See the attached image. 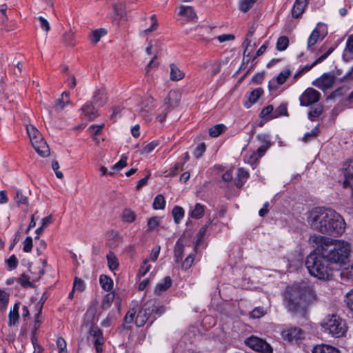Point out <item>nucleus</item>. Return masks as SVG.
Masks as SVG:
<instances>
[{"instance_id":"obj_45","label":"nucleus","mask_w":353,"mask_h":353,"mask_svg":"<svg viewBox=\"0 0 353 353\" xmlns=\"http://www.w3.org/2000/svg\"><path fill=\"white\" fill-rule=\"evenodd\" d=\"M225 130V125L223 124H217L213 125L209 129V134L212 137H219Z\"/></svg>"},{"instance_id":"obj_48","label":"nucleus","mask_w":353,"mask_h":353,"mask_svg":"<svg viewBox=\"0 0 353 353\" xmlns=\"http://www.w3.org/2000/svg\"><path fill=\"white\" fill-rule=\"evenodd\" d=\"M43 305V302L39 303L38 312L35 315L34 331H37V330L39 328L40 325H41V323L43 322L42 317H41Z\"/></svg>"},{"instance_id":"obj_17","label":"nucleus","mask_w":353,"mask_h":353,"mask_svg":"<svg viewBox=\"0 0 353 353\" xmlns=\"http://www.w3.org/2000/svg\"><path fill=\"white\" fill-rule=\"evenodd\" d=\"M335 48L332 46L330 47L324 54L320 56L317 59H316L312 64L306 65L303 68L301 69L303 74L309 72L313 67L316 65L318 63L323 61L334 50Z\"/></svg>"},{"instance_id":"obj_52","label":"nucleus","mask_w":353,"mask_h":353,"mask_svg":"<svg viewBox=\"0 0 353 353\" xmlns=\"http://www.w3.org/2000/svg\"><path fill=\"white\" fill-rule=\"evenodd\" d=\"M85 288V285L84 281L78 277H75L74 283H73V291L78 290L79 292L84 291Z\"/></svg>"},{"instance_id":"obj_33","label":"nucleus","mask_w":353,"mask_h":353,"mask_svg":"<svg viewBox=\"0 0 353 353\" xmlns=\"http://www.w3.org/2000/svg\"><path fill=\"white\" fill-rule=\"evenodd\" d=\"M99 282L101 285V288L109 292L112 289L113 287V281L112 279L104 274H102L99 277Z\"/></svg>"},{"instance_id":"obj_15","label":"nucleus","mask_w":353,"mask_h":353,"mask_svg":"<svg viewBox=\"0 0 353 353\" xmlns=\"http://www.w3.org/2000/svg\"><path fill=\"white\" fill-rule=\"evenodd\" d=\"M90 102L97 108L103 107L107 102L106 93L103 90H97Z\"/></svg>"},{"instance_id":"obj_59","label":"nucleus","mask_w":353,"mask_h":353,"mask_svg":"<svg viewBox=\"0 0 353 353\" xmlns=\"http://www.w3.org/2000/svg\"><path fill=\"white\" fill-rule=\"evenodd\" d=\"M148 230H153L159 225V219L157 216H153L148 220Z\"/></svg>"},{"instance_id":"obj_24","label":"nucleus","mask_w":353,"mask_h":353,"mask_svg":"<svg viewBox=\"0 0 353 353\" xmlns=\"http://www.w3.org/2000/svg\"><path fill=\"white\" fill-rule=\"evenodd\" d=\"M179 14L185 17L188 21L194 20L196 17V14L191 6H181Z\"/></svg>"},{"instance_id":"obj_44","label":"nucleus","mask_w":353,"mask_h":353,"mask_svg":"<svg viewBox=\"0 0 353 353\" xmlns=\"http://www.w3.org/2000/svg\"><path fill=\"white\" fill-rule=\"evenodd\" d=\"M153 208L155 210H163L165 206V200L162 194H158L154 199Z\"/></svg>"},{"instance_id":"obj_10","label":"nucleus","mask_w":353,"mask_h":353,"mask_svg":"<svg viewBox=\"0 0 353 353\" xmlns=\"http://www.w3.org/2000/svg\"><path fill=\"white\" fill-rule=\"evenodd\" d=\"M89 334L93 339L94 345L97 353H102L105 339L102 330L97 325H92L89 330Z\"/></svg>"},{"instance_id":"obj_26","label":"nucleus","mask_w":353,"mask_h":353,"mask_svg":"<svg viewBox=\"0 0 353 353\" xmlns=\"http://www.w3.org/2000/svg\"><path fill=\"white\" fill-rule=\"evenodd\" d=\"M282 116H289L287 103H281L275 110L274 109V113L273 115H271V119H276Z\"/></svg>"},{"instance_id":"obj_27","label":"nucleus","mask_w":353,"mask_h":353,"mask_svg":"<svg viewBox=\"0 0 353 353\" xmlns=\"http://www.w3.org/2000/svg\"><path fill=\"white\" fill-rule=\"evenodd\" d=\"M183 251V245L181 242L180 239H179L174 245V258L176 263H179L182 261Z\"/></svg>"},{"instance_id":"obj_28","label":"nucleus","mask_w":353,"mask_h":353,"mask_svg":"<svg viewBox=\"0 0 353 353\" xmlns=\"http://www.w3.org/2000/svg\"><path fill=\"white\" fill-rule=\"evenodd\" d=\"M19 303H17L14 305L12 310L9 314V326L14 325L18 322L19 318Z\"/></svg>"},{"instance_id":"obj_5","label":"nucleus","mask_w":353,"mask_h":353,"mask_svg":"<svg viewBox=\"0 0 353 353\" xmlns=\"http://www.w3.org/2000/svg\"><path fill=\"white\" fill-rule=\"evenodd\" d=\"M332 263L318 252L311 253L305 260V266L310 275L322 281H328L332 276Z\"/></svg>"},{"instance_id":"obj_21","label":"nucleus","mask_w":353,"mask_h":353,"mask_svg":"<svg viewBox=\"0 0 353 353\" xmlns=\"http://www.w3.org/2000/svg\"><path fill=\"white\" fill-rule=\"evenodd\" d=\"M172 284V279L170 276H165L163 280L158 283L154 289V293L159 295L169 289Z\"/></svg>"},{"instance_id":"obj_4","label":"nucleus","mask_w":353,"mask_h":353,"mask_svg":"<svg viewBox=\"0 0 353 353\" xmlns=\"http://www.w3.org/2000/svg\"><path fill=\"white\" fill-rule=\"evenodd\" d=\"M165 312V307L160 305L156 299H150L145 302L139 310L136 317L137 310L130 308L123 319L125 327L134 321L137 327H143L148 323L147 327L150 326L157 319Z\"/></svg>"},{"instance_id":"obj_25","label":"nucleus","mask_w":353,"mask_h":353,"mask_svg":"<svg viewBox=\"0 0 353 353\" xmlns=\"http://www.w3.org/2000/svg\"><path fill=\"white\" fill-rule=\"evenodd\" d=\"M69 95V92H63L61 94V97L55 101L54 108L57 110H63L65 108V105L70 103Z\"/></svg>"},{"instance_id":"obj_7","label":"nucleus","mask_w":353,"mask_h":353,"mask_svg":"<svg viewBox=\"0 0 353 353\" xmlns=\"http://www.w3.org/2000/svg\"><path fill=\"white\" fill-rule=\"evenodd\" d=\"M245 343L253 350L261 353L273 352V349L269 343H268L265 340L256 336H251L248 337L245 341Z\"/></svg>"},{"instance_id":"obj_53","label":"nucleus","mask_w":353,"mask_h":353,"mask_svg":"<svg viewBox=\"0 0 353 353\" xmlns=\"http://www.w3.org/2000/svg\"><path fill=\"white\" fill-rule=\"evenodd\" d=\"M265 314V311L263 307H256L252 310L250 315L253 319H259Z\"/></svg>"},{"instance_id":"obj_13","label":"nucleus","mask_w":353,"mask_h":353,"mask_svg":"<svg viewBox=\"0 0 353 353\" xmlns=\"http://www.w3.org/2000/svg\"><path fill=\"white\" fill-rule=\"evenodd\" d=\"M309 0H296L291 10L292 17L299 18L305 12Z\"/></svg>"},{"instance_id":"obj_60","label":"nucleus","mask_w":353,"mask_h":353,"mask_svg":"<svg viewBox=\"0 0 353 353\" xmlns=\"http://www.w3.org/2000/svg\"><path fill=\"white\" fill-rule=\"evenodd\" d=\"M206 150V145L205 143H201L197 147L195 148L194 152V155L196 159H199L202 157L203 153Z\"/></svg>"},{"instance_id":"obj_9","label":"nucleus","mask_w":353,"mask_h":353,"mask_svg":"<svg viewBox=\"0 0 353 353\" xmlns=\"http://www.w3.org/2000/svg\"><path fill=\"white\" fill-rule=\"evenodd\" d=\"M321 93L313 88H307L300 96L301 106H310L320 100Z\"/></svg>"},{"instance_id":"obj_42","label":"nucleus","mask_w":353,"mask_h":353,"mask_svg":"<svg viewBox=\"0 0 353 353\" xmlns=\"http://www.w3.org/2000/svg\"><path fill=\"white\" fill-rule=\"evenodd\" d=\"M257 0H240L239 3V10L243 12L250 10Z\"/></svg>"},{"instance_id":"obj_57","label":"nucleus","mask_w":353,"mask_h":353,"mask_svg":"<svg viewBox=\"0 0 353 353\" xmlns=\"http://www.w3.org/2000/svg\"><path fill=\"white\" fill-rule=\"evenodd\" d=\"M14 201L19 205L26 204L28 203V197L23 195L21 191L17 190L14 196Z\"/></svg>"},{"instance_id":"obj_50","label":"nucleus","mask_w":353,"mask_h":353,"mask_svg":"<svg viewBox=\"0 0 353 353\" xmlns=\"http://www.w3.org/2000/svg\"><path fill=\"white\" fill-rule=\"evenodd\" d=\"M148 261L149 260L148 259H145L143 261L138 272V276L143 277L150 271L151 265L148 264Z\"/></svg>"},{"instance_id":"obj_64","label":"nucleus","mask_w":353,"mask_h":353,"mask_svg":"<svg viewBox=\"0 0 353 353\" xmlns=\"http://www.w3.org/2000/svg\"><path fill=\"white\" fill-rule=\"evenodd\" d=\"M37 20L39 22V26L41 28H42L46 32H48L50 29V24L48 21L43 17H39Z\"/></svg>"},{"instance_id":"obj_3","label":"nucleus","mask_w":353,"mask_h":353,"mask_svg":"<svg viewBox=\"0 0 353 353\" xmlns=\"http://www.w3.org/2000/svg\"><path fill=\"white\" fill-rule=\"evenodd\" d=\"M315 298V293L307 284H295L288 286L283 294V303L288 312L303 314L306 305Z\"/></svg>"},{"instance_id":"obj_20","label":"nucleus","mask_w":353,"mask_h":353,"mask_svg":"<svg viewBox=\"0 0 353 353\" xmlns=\"http://www.w3.org/2000/svg\"><path fill=\"white\" fill-rule=\"evenodd\" d=\"M26 130L29 136L31 144L37 143V141L43 139L41 134L33 125H27Z\"/></svg>"},{"instance_id":"obj_58","label":"nucleus","mask_w":353,"mask_h":353,"mask_svg":"<svg viewBox=\"0 0 353 353\" xmlns=\"http://www.w3.org/2000/svg\"><path fill=\"white\" fill-rule=\"evenodd\" d=\"M345 302L347 307L353 312V289L350 290L345 295Z\"/></svg>"},{"instance_id":"obj_35","label":"nucleus","mask_w":353,"mask_h":353,"mask_svg":"<svg viewBox=\"0 0 353 353\" xmlns=\"http://www.w3.org/2000/svg\"><path fill=\"white\" fill-rule=\"evenodd\" d=\"M323 113V106L321 105H317L316 106L312 107L308 112V119L314 121L318 117H319Z\"/></svg>"},{"instance_id":"obj_1","label":"nucleus","mask_w":353,"mask_h":353,"mask_svg":"<svg viewBox=\"0 0 353 353\" xmlns=\"http://www.w3.org/2000/svg\"><path fill=\"white\" fill-rule=\"evenodd\" d=\"M307 221L310 228L323 234L340 236L345 232V223L335 210L324 207L313 208Z\"/></svg>"},{"instance_id":"obj_36","label":"nucleus","mask_w":353,"mask_h":353,"mask_svg":"<svg viewBox=\"0 0 353 353\" xmlns=\"http://www.w3.org/2000/svg\"><path fill=\"white\" fill-rule=\"evenodd\" d=\"M136 214L130 209H125L121 215V219L123 222L128 223H133L136 219Z\"/></svg>"},{"instance_id":"obj_41","label":"nucleus","mask_w":353,"mask_h":353,"mask_svg":"<svg viewBox=\"0 0 353 353\" xmlns=\"http://www.w3.org/2000/svg\"><path fill=\"white\" fill-rule=\"evenodd\" d=\"M196 253V248L195 247L194 253L190 254L181 263V268L183 270H187L191 268L194 260Z\"/></svg>"},{"instance_id":"obj_34","label":"nucleus","mask_w":353,"mask_h":353,"mask_svg":"<svg viewBox=\"0 0 353 353\" xmlns=\"http://www.w3.org/2000/svg\"><path fill=\"white\" fill-rule=\"evenodd\" d=\"M348 90V88L347 86L343 85L335 90L332 92L326 98V100H332L336 98H340L344 96Z\"/></svg>"},{"instance_id":"obj_63","label":"nucleus","mask_w":353,"mask_h":353,"mask_svg":"<svg viewBox=\"0 0 353 353\" xmlns=\"http://www.w3.org/2000/svg\"><path fill=\"white\" fill-rule=\"evenodd\" d=\"M32 239L31 236H28L23 241V250L25 252H30L32 248Z\"/></svg>"},{"instance_id":"obj_14","label":"nucleus","mask_w":353,"mask_h":353,"mask_svg":"<svg viewBox=\"0 0 353 353\" xmlns=\"http://www.w3.org/2000/svg\"><path fill=\"white\" fill-rule=\"evenodd\" d=\"M83 114L88 120H93L99 116L98 108L90 101L87 102L81 108Z\"/></svg>"},{"instance_id":"obj_32","label":"nucleus","mask_w":353,"mask_h":353,"mask_svg":"<svg viewBox=\"0 0 353 353\" xmlns=\"http://www.w3.org/2000/svg\"><path fill=\"white\" fill-rule=\"evenodd\" d=\"M258 138L259 139L265 143V144L260 146L255 152L257 154V156H259V157L261 158L262 156L265 154V152L270 146V143L269 141H268V138L265 135H259L258 136Z\"/></svg>"},{"instance_id":"obj_62","label":"nucleus","mask_w":353,"mask_h":353,"mask_svg":"<svg viewBox=\"0 0 353 353\" xmlns=\"http://www.w3.org/2000/svg\"><path fill=\"white\" fill-rule=\"evenodd\" d=\"M127 159H128V157L123 155L121 157V159L116 164L114 165V166L112 167V169L117 170H121V169H123V168H125L127 165Z\"/></svg>"},{"instance_id":"obj_47","label":"nucleus","mask_w":353,"mask_h":353,"mask_svg":"<svg viewBox=\"0 0 353 353\" xmlns=\"http://www.w3.org/2000/svg\"><path fill=\"white\" fill-rule=\"evenodd\" d=\"M290 70L288 69L282 70L276 77V81L278 85H283L290 75Z\"/></svg>"},{"instance_id":"obj_16","label":"nucleus","mask_w":353,"mask_h":353,"mask_svg":"<svg viewBox=\"0 0 353 353\" xmlns=\"http://www.w3.org/2000/svg\"><path fill=\"white\" fill-rule=\"evenodd\" d=\"M32 145L41 157H46L50 154V148L43 139L37 141V143H34Z\"/></svg>"},{"instance_id":"obj_38","label":"nucleus","mask_w":353,"mask_h":353,"mask_svg":"<svg viewBox=\"0 0 353 353\" xmlns=\"http://www.w3.org/2000/svg\"><path fill=\"white\" fill-rule=\"evenodd\" d=\"M254 32H255V28L253 26H252L248 31L246 38L242 44L243 47L245 48V50L243 52V56H244L243 59H245V57L246 56V52L248 51V47L251 44V42H252L251 37L253 36ZM248 56H249V53L247 54V57H248Z\"/></svg>"},{"instance_id":"obj_49","label":"nucleus","mask_w":353,"mask_h":353,"mask_svg":"<svg viewBox=\"0 0 353 353\" xmlns=\"http://www.w3.org/2000/svg\"><path fill=\"white\" fill-rule=\"evenodd\" d=\"M107 33L104 29L96 30L92 32L91 34V41L93 43H97L101 39V37L105 35Z\"/></svg>"},{"instance_id":"obj_22","label":"nucleus","mask_w":353,"mask_h":353,"mask_svg":"<svg viewBox=\"0 0 353 353\" xmlns=\"http://www.w3.org/2000/svg\"><path fill=\"white\" fill-rule=\"evenodd\" d=\"M263 90L261 88H258L250 92L248 97V101L245 102L244 106L249 108L251 105L256 103L259 97L263 94Z\"/></svg>"},{"instance_id":"obj_51","label":"nucleus","mask_w":353,"mask_h":353,"mask_svg":"<svg viewBox=\"0 0 353 353\" xmlns=\"http://www.w3.org/2000/svg\"><path fill=\"white\" fill-rule=\"evenodd\" d=\"M273 113H274L273 105H268L262 109V110L260 113V117L263 119L268 117V119H272L271 115H273Z\"/></svg>"},{"instance_id":"obj_46","label":"nucleus","mask_w":353,"mask_h":353,"mask_svg":"<svg viewBox=\"0 0 353 353\" xmlns=\"http://www.w3.org/2000/svg\"><path fill=\"white\" fill-rule=\"evenodd\" d=\"M289 46V39L286 36L279 37L276 42V49L279 51L285 50Z\"/></svg>"},{"instance_id":"obj_43","label":"nucleus","mask_w":353,"mask_h":353,"mask_svg":"<svg viewBox=\"0 0 353 353\" xmlns=\"http://www.w3.org/2000/svg\"><path fill=\"white\" fill-rule=\"evenodd\" d=\"M115 295L114 293L111 292L108 293L104 298L103 299L102 303H101V307L103 310H106L110 307L112 305L114 299Z\"/></svg>"},{"instance_id":"obj_8","label":"nucleus","mask_w":353,"mask_h":353,"mask_svg":"<svg viewBox=\"0 0 353 353\" xmlns=\"http://www.w3.org/2000/svg\"><path fill=\"white\" fill-rule=\"evenodd\" d=\"M335 81V76L332 73L327 72L323 74L321 77L314 80L312 84L319 89L325 91L334 86Z\"/></svg>"},{"instance_id":"obj_31","label":"nucleus","mask_w":353,"mask_h":353,"mask_svg":"<svg viewBox=\"0 0 353 353\" xmlns=\"http://www.w3.org/2000/svg\"><path fill=\"white\" fill-rule=\"evenodd\" d=\"M320 38L319 31L315 28L311 33L307 40V49L311 52L314 51L313 46L319 41Z\"/></svg>"},{"instance_id":"obj_2","label":"nucleus","mask_w":353,"mask_h":353,"mask_svg":"<svg viewBox=\"0 0 353 353\" xmlns=\"http://www.w3.org/2000/svg\"><path fill=\"white\" fill-rule=\"evenodd\" d=\"M316 250L332 264L345 265L350 253V245L341 240H334L321 235L312 236Z\"/></svg>"},{"instance_id":"obj_18","label":"nucleus","mask_w":353,"mask_h":353,"mask_svg":"<svg viewBox=\"0 0 353 353\" xmlns=\"http://www.w3.org/2000/svg\"><path fill=\"white\" fill-rule=\"evenodd\" d=\"M353 59V34L348 37L346 41L345 48L343 53V59L349 62Z\"/></svg>"},{"instance_id":"obj_12","label":"nucleus","mask_w":353,"mask_h":353,"mask_svg":"<svg viewBox=\"0 0 353 353\" xmlns=\"http://www.w3.org/2000/svg\"><path fill=\"white\" fill-rule=\"evenodd\" d=\"M343 186L350 187L353 190V160H350L344 164Z\"/></svg>"},{"instance_id":"obj_11","label":"nucleus","mask_w":353,"mask_h":353,"mask_svg":"<svg viewBox=\"0 0 353 353\" xmlns=\"http://www.w3.org/2000/svg\"><path fill=\"white\" fill-rule=\"evenodd\" d=\"M281 336L284 340L290 342L297 341L305 337L304 331L300 327H288L281 332Z\"/></svg>"},{"instance_id":"obj_54","label":"nucleus","mask_w":353,"mask_h":353,"mask_svg":"<svg viewBox=\"0 0 353 353\" xmlns=\"http://www.w3.org/2000/svg\"><path fill=\"white\" fill-rule=\"evenodd\" d=\"M19 263V261L14 254L11 255L7 260L6 264L10 270H14L17 268Z\"/></svg>"},{"instance_id":"obj_40","label":"nucleus","mask_w":353,"mask_h":353,"mask_svg":"<svg viewBox=\"0 0 353 353\" xmlns=\"http://www.w3.org/2000/svg\"><path fill=\"white\" fill-rule=\"evenodd\" d=\"M183 164L184 163H176L168 170L164 172L165 176L169 177L175 176L179 171L183 170Z\"/></svg>"},{"instance_id":"obj_23","label":"nucleus","mask_w":353,"mask_h":353,"mask_svg":"<svg viewBox=\"0 0 353 353\" xmlns=\"http://www.w3.org/2000/svg\"><path fill=\"white\" fill-rule=\"evenodd\" d=\"M312 353H340L339 350L330 345H316L312 350Z\"/></svg>"},{"instance_id":"obj_30","label":"nucleus","mask_w":353,"mask_h":353,"mask_svg":"<svg viewBox=\"0 0 353 353\" xmlns=\"http://www.w3.org/2000/svg\"><path fill=\"white\" fill-rule=\"evenodd\" d=\"M185 74L174 63L170 64V79L172 81L181 80Z\"/></svg>"},{"instance_id":"obj_39","label":"nucleus","mask_w":353,"mask_h":353,"mask_svg":"<svg viewBox=\"0 0 353 353\" xmlns=\"http://www.w3.org/2000/svg\"><path fill=\"white\" fill-rule=\"evenodd\" d=\"M172 214L174 222L178 224L183 218L185 211L182 207L175 206L172 210Z\"/></svg>"},{"instance_id":"obj_61","label":"nucleus","mask_w":353,"mask_h":353,"mask_svg":"<svg viewBox=\"0 0 353 353\" xmlns=\"http://www.w3.org/2000/svg\"><path fill=\"white\" fill-rule=\"evenodd\" d=\"M105 125H92L89 127V130L93 136H98L101 133Z\"/></svg>"},{"instance_id":"obj_55","label":"nucleus","mask_w":353,"mask_h":353,"mask_svg":"<svg viewBox=\"0 0 353 353\" xmlns=\"http://www.w3.org/2000/svg\"><path fill=\"white\" fill-rule=\"evenodd\" d=\"M319 133V126H316L314 128H313L311 132H307L305 134L304 137H303V141L304 142H307L310 141L312 139L314 138L317 136Z\"/></svg>"},{"instance_id":"obj_29","label":"nucleus","mask_w":353,"mask_h":353,"mask_svg":"<svg viewBox=\"0 0 353 353\" xmlns=\"http://www.w3.org/2000/svg\"><path fill=\"white\" fill-rule=\"evenodd\" d=\"M205 212V205L197 203L193 209L190 212L192 218L199 219L203 217Z\"/></svg>"},{"instance_id":"obj_19","label":"nucleus","mask_w":353,"mask_h":353,"mask_svg":"<svg viewBox=\"0 0 353 353\" xmlns=\"http://www.w3.org/2000/svg\"><path fill=\"white\" fill-rule=\"evenodd\" d=\"M250 176L249 172L243 168L238 169L237 176L235 179V185L238 188L243 186Z\"/></svg>"},{"instance_id":"obj_6","label":"nucleus","mask_w":353,"mask_h":353,"mask_svg":"<svg viewBox=\"0 0 353 353\" xmlns=\"http://www.w3.org/2000/svg\"><path fill=\"white\" fill-rule=\"evenodd\" d=\"M321 325L325 332L335 338L344 336L347 331L345 320L336 314L325 316L321 323Z\"/></svg>"},{"instance_id":"obj_37","label":"nucleus","mask_w":353,"mask_h":353,"mask_svg":"<svg viewBox=\"0 0 353 353\" xmlns=\"http://www.w3.org/2000/svg\"><path fill=\"white\" fill-rule=\"evenodd\" d=\"M106 258L109 268L112 271L117 270L119 267V261L116 255L112 252L110 251L108 253Z\"/></svg>"},{"instance_id":"obj_56","label":"nucleus","mask_w":353,"mask_h":353,"mask_svg":"<svg viewBox=\"0 0 353 353\" xmlns=\"http://www.w3.org/2000/svg\"><path fill=\"white\" fill-rule=\"evenodd\" d=\"M18 282L22 287L24 288L31 287L32 285V283L30 281V277L25 274H23L20 276V277L18 279Z\"/></svg>"}]
</instances>
